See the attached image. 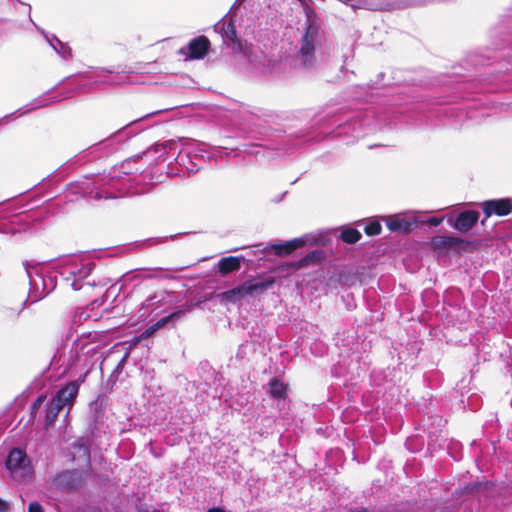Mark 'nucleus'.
Listing matches in <instances>:
<instances>
[{
  "label": "nucleus",
  "mask_w": 512,
  "mask_h": 512,
  "mask_svg": "<svg viewBox=\"0 0 512 512\" xmlns=\"http://www.w3.org/2000/svg\"><path fill=\"white\" fill-rule=\"evenodd\" d=\"M79 384L77 381L68 383L66 386L61 388L56 395L52 398L46 413V426H50L54 423L61 409L67 407L68 410L73 405V402L78 394Z\"/></svg>",
  "instance_id": "nucleus-1"
},
{
  "label": "nucleus",
  "mask_w": 512,
  "mask_h": 512,
  "mask_svg": "<svg viewBox=\"0 0 512 512\" xmlns=\"http://www.w3.org/2000/svg\"><path fill=\"white\" fill-rule=\"evenodd\" d=\"M6 466L12 476L17 480H24L33 474V467L26 454L20 449L10 451Z\"/></svg>",
  "instance_id": "nucleus-2"
},
{
  "label": "nucleus",
  "mask_w": 512,
  "mask_h": 512,
  "mask_svg": "<svg viewBox=\"0 0 512 512\" xmlns=\"http://www.w3.org/2000/svg\"><path fill=\"white\" fill-rule=\"evenodd\" d=\"M272 284L273 280L262 282H245L236 288L223 292L220 297L222 300L234 302L248 295H253L256 292L264 291Z\"/></svg>",
  "instance_id": "nucleus-3"
},
{
  "label": "nucleus",
  "mask_w": 512,
  "mask_h": 512,
  "mask_svg": "<svg viewBox=\"0 0 512 512\" xmlns=\"http://www.w3.org/2000/svg\"><path fill=\"white\" fill-rule=\"evenodd\" d=\"M317 38V26L313 25L312 23H309L303 35L300 49L302 60L304 64L307 65V67L312 66L314 63L315 43Z\"/></svg>",
  "instance_id": "nucleus-4"
},
{
  "label": "nucleus",
  "mask_w": 512,
  "mask_h": 512,
  "mask_svg": "<svg viewBox=\"0 0 512 512\" xmlns=\"http://www.w3.org/2000/svg\"><path fill=\"white\" fill-rule=\"evenodd\" d=\"M253 61L261 65L264 71L272 73L284 71L287 66V57L275 53L269 56H255Z\"/></svg>",
  "instance_id": "nucleus-5"
},
{
  "label": "nucleus",
  "mask_w": 512,
  "mask_h": 512,
  "mask_svg": "<svg viewBox=\"0 0 512 512\" xmlns=\"http://www.w3.org/2000/svg\"><path fill=\"white\" fill-rule=\"evenodd\" d=\"M209 44L207 38L200 36L190 41L186 47L181 48L180 53L183 54L186 59H201L206 55Z\"/></svg>",
  "instance_id": "nucleus-6"
},
{
  "label": "nucleus",
  "mask_w": 512,
  "mask_h": 512,
  "mask_svg": "<svg viewBox=\"0 0 512 512\" xmlns=\"http://www.w3.org/2000/svg\"><path fill=\"white\" fill-rule=\"evenodd\" d=\"M512 210V200L510 199H499L490 200L483 203V211L486 217H490L495 214L498 216H505Z\"/></svg>",
  "instance_id": "nucleus-7"
},
{
  "label": "nucleus",
  "mask_w": 512,
  "mask_h": 512,
  "mask_svg": "<svg viewBox=\"0 0 512 512\" xmlns=\"http://www.w3.org/2000/svg\"><path fill=\"white\" fill-rule=\"evenodd\" d=\"M382 219L390 231L399 233H408L415 223V220H409L402 214L385 216Z\"/></svg>",
  "instance_id": "nucleus-8"
},
{
  "label": "nucleus",
  "mask_w": 512,
  "mask_h": 512,
  "mask_svg": "<svg viewBox=\"0 0 512 512\" xmlns=\"http://www.w3.org/2000/svg\"><path fill=\"white\" fill-rule=\"evenodd\" d=\"M479 214L476 211H466L459 215L455 222V228L461 232L470 230L478 221Z\"/></svg>",
  "instance_id": "nucleus-9"
},
{
  "label": "nucleus",
  "mask_w": 512,
  "mask_h": 512,
  "mask_svg": "<svg viewBox=\"0 0 512 512\" xmlns=\"http://www.w3.org/2000/svg\"><path fill=\"white\" fill-rule=\"evenodd\" d=\"M93 269V263L90 261L81 262L80 264L74 260L72 263L67 265V272L74 277L79 279L86 278Z\"/></svg>",
  "instance_id": "nucleus-10"
},
{
  "label": "nucleus",
  "mask_w": 512,
  "mask_h": 512,
  "mask_svg": "<svg viewBox=\"0 0 512 512\" xmlns=\"http://www.w3.org/2000/svg\"><path fill=\"white\" fill-rule=\"evenodd\" d=\"M458 242L459 239L455 237L439 235L432 238L430 246L435 252L441 253L446 249L454 247Z\"/></svg>",
  "instance_id": "nucleus-11"
},
{
  "label": "nucleus",
  "mask_w": 512,
  "mask_h": 512,
  "mask_svg": "<svg viewBox=\"0 0 512 512\" xmlns=\"http://www.w3.org/2000/svg\"><path fill=\"white\" fill-rule=\"evenodd\" d=\"M305 241L302 238H296L283 243L273 244L271 247L275 250L276 254L284 255L289 254L297 248L303 246Z\"/></svg>",
  "instance_id": "nucleus-12"
},
{
  "label": "nucleus",
  "mask_w": 512,
  "mask_h": 512,
  "mask_svg": "<svg viewBox=\"0 0 512 512\" xmlns=\"http://www.w3.org/2000/svg\"><path fill=\"white\" fill-rule=\"evenodd\" d=\"M219 271L223 274L230 273L239 269L240 267V259L237 257H226L219 261L218 263Z\"/></svg>",
  "instance_id": "nucleus-13"
},
{
  "label": "nucleus",
  "mask_w": 512,
  "mask_h": 512,
  "mask_svg": "<svg viewBox=\"0 0 512 512\" xmlns=\"http://www.w3.org/2000/svg\"><path fill=\"white\" fill-rule=\"evenodd\" d=\"M176 314H171L167 317H164L162 319H160L159 321H157L155 324H153L152 326H150L145 332L142 333V335L138 338H135L133 340V343L132 345H136L137 343H139L140 340L146 338V337H149L150 335H152L154 332H156L160 327L164 326L165 324L168 323V321L173 318Z\"/></svg>",
  "instance_id": "nucleus-14"
},
{
  "label": "nucleus",
  "mask_w": 512,
  "mask_h": 512,
  "mask_svg": "<svg viewBox=\"0 0 512 512\" xmlns=\"http://www.w3.org/2000/svg\"><path fill=\"white\" fill-rule=\"evenodd\" d=\"M269 387H270V393L273 397L281 399L286 396L287 387L283 382H281L277 379H273L270 381Z\"/></svg>",
  "instance_id": "nucleus-15"
},
{
  "label": "nucleus",
  "mask_w": 512,
  "mask_h": 512,
  "mask_svg": "<svg viewBox=\"0 0 512 512\" xmlns=\"http://www.w3.org/2000/svg\"><path fill=\"white\" fill-rule=\"evenodd\" d=\"M77 475L78 474L76 472L67 471V472L60 474L57 478V481L60 485L66 487V488H74L77 484L70 480H74V478Z\"/></svg>",
  "instance_id": "nucleus-16"
},
{
  "label": "nucleus",
  "mask_w": 512,
  "mask_h": 512,
  "mask_svg": "<svg viewBox=\"0 0 512 512\" xmlns=\"http://www.w3.org/2000/svg\"><path fill=\"white\" fill-rule=\"evenodd\" d=\"M341 238L346 243H355L361 238V233L356 229H346L342 232Z\"/></svg>",
  "instance_id": "nucleus-17"
},
{
  "label": "nucleus",
  "mask_w": 512,
  "mask_h": 512,
  "mask_svg": "<svg viewBox=\"0 0 512 512\" xmlns=\"http://www.w3.org/2000/svg\"><path fill=\"white\" fill-rule=\"evenodd\" d=\"M364 230L370 236L378 235L381 232V225L377 221H372L365 226Z\"/></svg>",
  "instance_id": "nucleus-18"
},
{
  "label": "nucleus",
  "mask_w": 512,
  "mask_h": 512,
  "mask_svg": "<svg viewBox=\"0 0 512 512\" xmlns=\"http://www.w3.org/2000/svg\"><path fill=\"white\" fill-rule=\"evenodd\" d=\"M52 46L59 54L65 58L71 55V49L59 40L56 41V44H52Z\"/></svg>",
  "instance_id": "nucleus-19"
},
{
  "label": "nucleus",
  "mask_w": 512,
  "mask_h": 512,
  "mask_svg": "<svg viewBox=\"0 0 512 512\" xmlns=\"http://www.w3.org/2000/svg\"><path fill=\"white\" fill-rule=\"evenodd\" d=\"M28 512H44V510L38 502L34 501L28 505Z\"/></svg>",
  "instance_id": "nucleus-20"
},
{
  "label": "nucleus",
  "mask_w": 512,
  "mask_h": 512,
  "mask_svg": "<svg viewBox=\"0 0 512 512\" xmlns=\"http://www.w3.org/2000/svg\"><path fill=\"white\" fill-rule=\"evenodd\" d=\"M10 510V503L0 498V512H10Z\"/></svg>",
  "instance_id": "nucleus-21"
},
{
  "label": "nucleus",
  "mask_w": 512,
  "mask_h": 512,
  "mask_svg": "<svg viewBox=\"0 0 512 512\" xmlns=\"http://www.w3.org/2000/svg\"><path fill=\"white\" fill-rule=\"evenodd\" d=\"M441 221H442V219H441V218H431V219H429V221H428V222H429L431 225L437 226V225H439V224L441 223Z\"/></svg>",
  "instance_id": "nucleus-22"
},
{
  "label": "nucleus",
  "mask_w": 512,
  "mask_h": 512,
  "mask_svg": "<svg viewBox=\"0 0 512 512\" xmlns=\"http://www.w3.org/2000/svg\"><path fill=\"white\" fill-rule=\"evenodd\" d=\"M207 512H228V511H226L224 508H221V507H213V508L208 509Z\"/></svg>",
  "instance_id": "nucleus-23"
},
{
  "label": "nucleus",
  "mask_w": 512,
  "mask_h": 512,
  "mask_svg": "<svg viewBox=\"0 0 512 512\" xmlns=\"http://www.w3.org/2000/svg\"><path fill=\"white\" fill-rule=\"evenodd\" d=\"M41 397L37 399L36 403L34 404V408H36L37 406H39L41 404Z\"/></svg>",
  "instance_id": "nucleus-24"
},
{
  "label": "nucleus",
  "mask_w": 512,
  "mask_h": 512,
  "mask_svg": "<svg viewBox=\"0 0 512 512\" xmlns=\"http://www.w3.org/2000/svg\"><path fill=\"white\" fill-rule=\"evenodd\" d=\"M72 286L74 289H79V287H77L75 283H72Z\"/></svg>",
  "instance_id": "nucleus-25"
}]
</instances>
